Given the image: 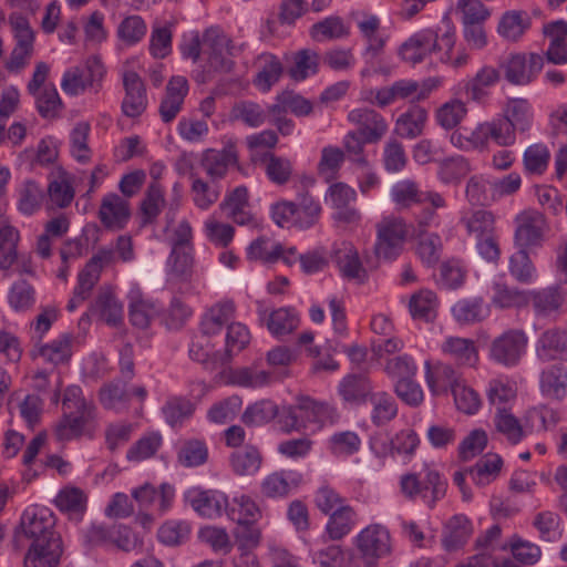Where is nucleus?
I'll use <instances>...</instances> for the list:
<instances>
[{
	"label": "nucleus",
	"instance_id": "nucleus-1",
	"mask_svg": "<svg viewBox=\"0 0 567 567\" xmlns=\"http://www.w3.org/2000/svg\"><path fill=\"white\" fill-rule=\"evenodd\" d=\"M337 417L334 408L310 398H303L296 405H286L280 409L278 424L286 434L309 430L315 432L328 421L333 423Z\"/></svg>",
	"mask_w": 567,
	"mask_h": 567
},
{
	"label": "nucleus",
	"instance_id": "nucleus-2",
	"mask_svg": "<svg viewBox=\"0 0 567 567\" xmlns=\"http://www.w3.org/2000/svg\"><path fill=\"white\" fill-rule=\"evenodd\" d=\"M445 30L439 34L433 29H423L411 35L400 48L401 58L415 65L424 61L430 54L437 50L446 49L445 56L442 61L451 59L450 52L455 44V28L449 20L445 22Z\"/></svg>",
	"mask_w": 567,
	"mask_h": 567
},
{
	"label": "nucleus",
	"instance_id": "nucleus-3",
	"mask_svg": "<svg viewBox=\"0 0 567 567\" xmlns=\"http://www.w3.org/2000/svg\"><path fill=\"white\" fill-rule=\"evenodd\" d=\"M401 489L410 498L420 496L425 504L433 507L446 493L447 482L433 468L425 467L417 474L401 477Z\"/></svg>",
	"mask_w": 567,
	"mask_h": 567
},
{
	"label": "nucleus",
	"instance_id": "nucleus-4",
	"mask_svg": "<svg viewBox=\"0 0 567 567\" xmlns=\"http://www.w3.org/2000/svg\"><path fill=\"white\" fill-rule=\"evenodd\" d=\"M9 23L17 43L6 61V69L11 73H20L32 56L34 34L28 19L21 13H12L9 17Z\"/></svg>",
	"mask_w": 567,
	"mask_h": 567
},
{
	"label": "nucleus",
	"instance_id": "nucleus-5",
	"mask_svg": "<svg viewBox=\"0 0 567 567\" xmlns=\"http://www.w3.org/2000/svg\"><path fill=\"white\" fill-rule=\"evenodd\" d=\"M527 343L528 337L525 331L508 329L492 341L489 358L503 367H516L526 353Z\"/></svg>",
	"mask_w": 567,
	"mask_h": 567
},
{
	"label": "nucleus",
	"instance_id": "nucleus-6",
	"mask_svg": "<svg viewBox=\"0 0 567 567\" xmlns=\"http://www.w3.org/2000/svg\"><path fill=\"white\" fill-rule=\"evenodd\" d=\"M355 546L365 567H375L379 559L391 553V536L381 524H371L355 536Z\"/></svg>",
	"mask_w": 567,
	"mask_h": 567
},
{
	"label": "nucleus",
	"instance_id": "nucleus-7",
	"mask_svg": "<svg viewBox=\"0 0 567 567\" xmlns=\"http://www.w3.org/2000/svg\"><path fill=\"white\" fill-rule=\"evenodd\" d=\"M408 235L406 224L401 218H386L377 228L374 254L385 261L395 260L403 250Z\"/></svg>",
	"mask_w": 567,
	"mask_h": 567
},
{
	"label": "nucleus",
	"instance_id": "nucleus-8",
	"mask_svg": "<svg viewBox=\"0 0 567 567\" xmlns=\"http://www.w3.org/2000/svg\"><path fill=\"white\" fill-rule=\"evenodd\" d=\"M105 74L104 65L97 56L86 60L84 66L68 69L61 80L62 91L70 96H78L89 87L97 92L96 83L101 82Z\"/></svg>",
	"mask_w": 567,
	"mask_h": 567
},
{
	"label": "nucleus",
	"instance_id": "nucleus-9",
	"mask_svg": "<svg viewBox=\"0 0 567 567\" xmlns=\"http://www.w3.org/2000/svg\"><path fill=\"white\" fill-rule=\"evenodd\" d=\"M55 518L53 513L47 507H28L20 520V527L25 537L32 539V543L49 540V538L62 542L61 536L54 530Z\"/></svg>",
	"mask_w": 567,
	"mask_h": 567
},
{
	"label": "nucleus",
	"instance_id": "nucleus-10",
	"mask_svg": "<svg viewBox=\"0 0 567 567\" xmlns=\"http://www.w3.org/2000/svg\"><path fill=\"white\" fill-rule=\"evenodd\" d=\"M544 66V59L538 53L511 54L501 64L505 79L514 85L532 83Z\"/></svg>",
	"mask_w": 567,
	"mask_h": 567
},
{
	"label": "nucleus",
	"instance_id": "nucleus-11",
	"mask_svg": "<svg viewBox=\"0 0 567 567\" xmlns=\"http://www.w3.org/2000/svg\"><path fill=\"white\" fill-rule=\"evenodd\" d=\"M185 502L200 517L216 519L228 508V497L217 489L192 487L184 494Z\"/></svg>",
	"mask_w": 567,
	"mask_h": 567
},
{
	"label": "nucleus",
	"instance_id": "nucleus-12",
	"mask_svg": "<svg viewBox=\"0 0 567 567\" xmlns=\"http://www.w3.org/2000/svg\"><path fill=\"white\" fill-rule=\"evenodd\" d=\"M203 44L209 49L208 62L215 71L229 72L234 62L225 56V52L235 55L237 48L219 27L207 28L202 38Z\"/></svg>",
	"mask_w": 567,
	"mask_h": 567
},
{
	"label": "nucleus",
	"instance_id": "nucleus-13",
	"mask_svg": "<svg viewBox=\"0 0 567 567\" xmlns=\"http://www.w3.org/2000/svg\"><path fill=\"white\" fill-rule=\"evenodd\" d=\"M391 198L401 208H409L413 204H430L434 208L446 206V202L440 193L434 190L423 192L412 179L395 183L391 188Z\"/></svg>",
	"mask_w": 567,
	"mask_h": 567
},
{
	"label": "nucleus",
	"instance_id": "nucleus-14",
	"mask_svg": "<svg viewBox=\"0 0 567 567\" xmlns=\"http://www.w3.org/2000/svg\"><path fill=\"white\" fill-rule=\"evenodd\" d=\"M332 262L340 275L348 280L363 284L368 279V272L362 265L358 249L348 241L336 245L331 252Z\"/></svg>",
	"mask_w": 567,
	"mask_h": 567
},
{
	"label": "nucleus",
	"instance_id": "nucleus-15",
	"mask_svg": "<svg viewBox=\"0 0 567 567\" xmlns=\"http://www.w3.org/2000/svg\"><path fill=\"white\" fill-rule=\"evenodd\" d=\"M125 96L122 101V112L127 117L141 116L147 107L146 87L141 76L134 71L123 75Z\"/></svg>",
	"mask_w": 567,
	"mask_h": 567
},
{
	"label": "nucleus",
	"instance_id": "nucleus-16",
	"mask_svg": "<svg viewBox=\"0 0 567 567\" xmlns=\"http://www.w3.org/2000/svg\"><path fill=\"white\" fill-rule=\"evenodd\" d=\"M545 229L544 216L537 212H525L517 217L515 245L518 249L536 247L542 244Z\"/></svg>",
	"mask_w": 567,
	"mask_h": 567
},
{
	"label": "nucleus",
	"instance_id": "nucleus-17",
	"mask_svg": "<svg viewBox=\"0 0 567 567\" xmlns=\"http://www.w3.org/2000/svg\"><path fill=\"white\" fill-rule=\"evenodd\" d=\"M132 497L140 509L147 511L156 506L159 514L167 512L175 497V489L172 485L163 483L157 491L153 485H144L132 491Z\"/></svg>",
	"mask_w": 567,
	"mask_h": 567
},
{
	"label": "nucleus",
	"instance_id": "nucleus-18",
	"mask_svg": "<svg viewBox=\"0 0 567 567\" xmlns=\"http://www.w3.org/2000/svg\"><path fill=\"white\" fill-rule=\"evenodd\" d=\"M127 298L130 322L137 329H147L161 313V305L145 297L138 288L131 289Z\"/></svg>",
	"mask_w": 567,
	"mask_h": 567
},
{
	"label": "nucleus",
	"instance_id": "nucleus-19",
	"mask_svg": "<svg viewBox=\"0 0 567 567\" xmlns=\"http://www.w3.org/2000/svg\"><path fill=\"white\" fill-rule=\"evenodd\" d=\"M348 120L358 125L357 131L365 142H378L388 131L384 117L371 109H354L349 112Z\"/></svg>",
	"mask_w": 567,
	"mask_h": 567
},
{
	"label": "nucleus",
	"instance_id": "nucleus-20",
	"mask_svg": "<svg viewBox=\"0 0 567 567\" xmlns=\"http://www.w3.org/2000/svg\"><path fill=\"white\" fill-rule=\"evenodd\" d=\"M131 216L127 200L115 193L105 195L102 199L99 217L107 229L120 230L125 227Z\"/></svg>",
	"mask_w": 567,
	"mask_h": 567
},
{
	"label": "nucleus",
	"instance_id": "nucleus-21",
	"mask_svg": "<svg viewBox=\"0 0 567 567\" xmlns=\"http://www.w3.org/2000/svg\"><path fill=\"white\" fill-rule=\"evenodd\" d=\"M302 481V475L293 470H280L267 475L260 485L264 496L280 498L288 496Z\"/></svg>",
	"mask_w": 567,
	"mask_h": 567
},
{
	"label": "nucleus",
	"instance_id": "nucleus-22",
	"mask_svg": "<svg viewBox=\"0 0 567 567\" xmlns=\"http://www.w3.org/2000/svg\"><path fill=\"white\" fill-rule=\"evenodd\" d=\"M338 392L344 403L359 406L368 402L374 388L367 375L349 374L340 381Z\"/></svg>",
	"mask_w": 567,
	"mask_h": 567
},
{
	"label": "nucleus",
	"instance_id": "nucleus-23",
	"mask_svg": "<svg viewBox=\"0 0 567 567\" xmlns=\"http://www.w3.org/2000/svg\"><path fill=\"white\" fill-rule=\"evenodd\" d=\"M63 553L62 542L49 538L31 543L24 557V567H58Z\"/></svg>",
	"mask_w": 567,
	"mask_h": 567
},
{
	"label": "nucleus",
	"instance_id": "nucleus-24",
	"mask_svg": "<svg viewBox=\"0 0 567 567\" xmlns=\"http://www.w3.org/2000/svg\"><path fill=\"white\" fill-rule=\"evenodd\" d=\"M292 203L296 208V227L298 229L307 230L318 224L322 214V206L319 199L308 189L302 187L298 190Z\"/></svg>",
	"mask_w": 567,
	"mask_h": 567
},
{
	"label": "nucleus",
	"instance_id": "nucleus-25",
	"mask_svg": "<svg viewBox=\"0 0 567 567\" xmlns=\"http://www.w3.org/2000/svg\"><path fill=\"white\" fill-rule=\"evenodd\" d=\"M417 81L414 80H399L390 86H384L375 91H370L373 96L370 102L377 104L379 107H385L401 100H409L415 102L417 92Z\"/></svg>",
	"mask_w": 567,
	"mask_h": 567
},
{
	"label": "nucleus",
	"instance_id": "nucleus-26",
	"mask_svg": "<svg viewBox=\"0 0 567 567\" xmlns=\"http://www.w3.org/2000/svg\"><path fill=\"white\" fill-rule=\"evenodd\" d=\"M539 390L544 398L560 401L567 395V367L555 363L539 374Z\"/></svg>",
	"mask_w": 567,
	"mask_h": 567
},
{
	"label": "nucleus",
	"instance_id": "nucleus-27",
	"mask_svg": "<svg viewBox=\"0 0 567 567\" xmlns=\"http://www.w3.org/2000/svg\"><path fill=\"white\" fill-rule=\"evenodd\" d=\"M536 355L544 362L567 359V333L558 329L542 333L536 343Z\"/></svg>",
	"mask_w": 567,
	"mask_h": 567
},
{
	"label": "nucleus",
	"instance_id": "nucleus-28",
	"mask_svg": "<svg viewBox=\"0 0 567 567\" xmlns=\"http://www.w3.org/2000/svg\"><path fill=\"white\" fill-rule=\"evenodd\" d=\"M528 301L532 302L535 315L545 318L560 310L565 302V292L559 286L535 289L529 292Z\"/></svg>",
	"mask_w": 567,
	"mask_h": 567
},
{
	"label": "nucleus",
	"instance_id": "nucleus-29",
	"mask_svg": "<svg viewBox=\"0 0 567 567\" xmlns=\"http://www.w3.org/2000/svg\"><path fill=\"white\" fill-rule=\"evenodd\" d=\"M237 163V153L233 146L223 150H206L202 156V167L213 182L223 178L228 168Z\"/></svg>",
	"mask_w": 567,
	"mask_h": 567
},
{
	"label": "nucleus",
	"instance_id": "nucleus-30",
	"mask_svg": "<svg viewBox=\"0 0 567 567\" xmlns=\"http://www.w3.org/2000/svg\"><path fill=\"white\" fill-rule=\"evenodd\" d=\"M451 311L460 324H474L483 321L489 315L488 305L480 296L457 300Z\"/></svg>",
	"mask_w": 567,
	"mask_h": 567
},
{
	"label": "nucleus",
	"instance_id": "nucleus-31",
	"mask_svg": "<svg viewBox=\"0 0 567 567\" xmlns=\"http://www.w3.org/2000/svg\"><path fill=\"white\" fill-rule=\"evenodd\" d=\"M235 317V305L233 301H224L213 306L204 313L200 321V331L204 337H213L221 332L225 326L228 327Z\"/></svg>",
	"mask_w": 567,
	"mask_h": 567
},
{
	"label": "nucleus",
	"instance_id": "nucleus-32",
	"mask_svg": "<svg viewBox=\"0 0 567 567\" xmlns=\"http://www.w3.org/2000/svg\"><path fill=\"white\" fill-rule=\"evenodd\" d=\"M258 315L266 324L270 333L275 337H281L291 333L299 324L297 313L290 308H279L268 313L267 309L258 307Z\"/></svg>",
	"mask_w": 567,
	"mask_h": 567
},
{
	"label": "nucleus",
	"instance_id": "nucleus-33",
	"mask_svg": "<svg viewBox=\"0 0 567 567\" xmlns=\"http://www.w3.org/2000/svg\"><path fill=\"white\" fill-rule=\"evenodd\" d=\"M368 402L371 405L370 420L375 426H384L398 415V403L389 392L374 391Z\"/></svg>",
	"mask_w": 567,
	"mask_h": 567
},
{
	"label": "nucleus",
	"instance_id": "nucleus-34",
	"mask_svg": "<svg viewBox=\"0 0 567 567\" xmlns=\"http://www.w3.org/2000/svg\"><path fill=\"white\" fill-rule=\"evenodd\" d=\"M258 72L254 84L262 92H268L275 85L284 73V66L280 60L270 52H264L257 58Z\"/></svg>",
	"mask_w": 567,
	"mask_h": 567
},
{
	"label": "nucleus",
	"instance_id": "nucleus-35",
	"mask_svg": "<svg viewBox=\"0 0 567 567\" xmlns=\"http://www.w3.org/2000/svg\"><path fill=\"white\" fill-rule=\"evenodd\" d=\"M91 312L112 327L123 322V305L109 289L100 291L91 307Z\"/></svg>",
	"mask_w": 567,
	"mask_h": 567
},
{
	"label": "nucleus",
	"instance_id": "nucleus-36",
	"mask_svg": "<svg viewBox=\"0 0 567 567\" xmlns=\"http://www.w3.org/2000/svg\"><path fill=\"white\" fill-rule=\"evenodd\" d=\"M499 80V72L493 66H483L471 80L464 83L467 99L482 103L488 96V90Z\"/></svg>",
	"mask_w": 567,
	"mask_h": 567
},
{
	"label": "nucleus",
	"instance_id": "nucleus-37",
	"mask_svg": "<svg viewBox=\"0 0 567 567\" xmlns=\"http://www.w3.org/2000/svg\"><path fill=\"white\" fill-rule=\"evenodd\" d=\"M358 520L355 511L347 504H340L329 516L326 533L331 540L342 539L350 534Z\"/></svg>",
	"mask_w": 567,
	"mask_h": 567
},
{
	"label": "nucleus",
	"instance_id": "nucleus-38",
	"mask_svg": "<svg viewBox=\"0 0 567 567\" xmlns=\"http://www.w3.org/2000/svg\"><path fill=\"white\" fill-rule=\"evenodd\" d=\"M247 257L250 260H259L264 264H274L282 259L286 264L292 265V260L284 254L282 245L266 237H259L249 245Z\"/></svg>",
	"mask_w": 567,
	"mask_h": 567
},
{
	"label": "nucleus",
	"instance_id": "nucleus-39",
	"mask_svg": "<svg viewBox=\"0 0 567 567\" xmlns=\"http://www.w3.org/2000/svg\"><path fill=\"white\" fill-rule=\"evenodd\" d=\"M530 24L532 20L527 12L511 10L502 16L497 32L503 39L516 42L530 28Z\"/></svg>",
	"mask_w": 567,
	"mask_h": 567
},
{
	"label": "nucleus",
	"instance_id": "nucleus-40",
	"mask_svg": "<svg viewBox=\"0 0 567 567\" xmlns=\"http://www.w3.org/2000/svg\"><path fill=\"white\" fill-rule=\"evenodd\" d=\"M426 120V110L419 105H413L398 117L395 133L403 138L413 140L423 133Z\"/></svg>",
	"mask_w": 567,
	"mask_h": 567
},
{
	"label": "nucleus",
	"instance_id": "nucleus-41",
	"mask_svg": "<svg viewBox=\"0 0 567 567\" xmlns=\"http://www.w3.org/2000/svg\"><path fill=\"white\" fill-rule=\"evenodd\" d=\"M442 351L460 365L473 367L478 360L477 349L472 339L449 337L442 344Z\"/></svg>",
	"mask_w": 567,
	"mask_h": 567
},
{
	"label": "nucleus",
	"instance_id": "nucleus-42",
	"mask_svg": "<svg viewBox=\"0 0 567 567\" xmlns=\"http://www.w3.org/2000/svg\"><path fill=\"white\" fill-rule=\"evenodd\" d=\"M472 534L471 522L464 515L453 516L443 529L442 543L446 550L462 547Z\"/></svg>",
	"mask_w": 567,
	"mask_h": 567
},
{
	"label": "nucleus",
	"instance_id": "nucleus-43",
	"mask_svg": "<svg viewBox=\"0 0 567 567\" xmlns=\"http://www.w3.org/2000/svg\"><path fill=\"white\" fill-rule=\"evenodd\" d=\"M350 28L339 16H329L310 28V37L317 42L348 38Z\"/></svg>",
	"mask_w": 567,
	"mask_h": 567
},
{
	"label": "nucleus",
	"instance_id": "nucleus-44",
	"mask_svg": "<svg viewBox=\"0 0 567 567\" xmlns=\"http://www.w3.org/2000/svg\"><path fill=\"white\" fill-rule=\"evenodd\" d=\"M86 496L82 489L78 487H65L58 493L54 503L61 512L66 513L71 518L80 522L86 509Z\"/></svg>",
	"mask_w": 567,
	"mask_h": 567
},
{
	"label": "nucleus",
	"instance_id": "nucleus-45",
	"mask_svg": "<svg viewBox=\"0 0 567 567\" xmlns=\"http://www.w3.org/2000/svg\"><path fill=\"white\" fill-rule=\"evenodd\" d=\"M164 189L156 181L152 182L141 202L142 226L154 224L165 205Z\"/></svg>",
	"mask_w": 567,
	"mask_h": 567
},
{
	"label": "nucleus",
	"instance_id": "nucleus-46",
	"mask_svg": "<svg viewBox=\"0 0 567 567\" xmlns=\"http://www.w3.org/2000/svg\"><path fill=\"white\" fill-rule=\"evenodd\" d=\"M319 53L311 49L297 51L292 56V65L288 69L289 76L297 82L305 81L319 71Z\"/></svg>",
	"mask_w": 567,
	"mask_h": 567
},
{
	"label": "nucleus",
	"instance_id": "nucleus-47",
	"mask_svg": "<svg viewBox=\"0 0 567 567\" xmlns=\"http://www.w3.org/2000/svg\"><path fill=\"white\" fill-rule=\"evenodd\" d=\"M226 514L237 524L257 523L261 518L259 506L248 495L235 496L228 502Z\"/></svg>",
	"mask_w": 567,
	"mask_h": 567
},
{
	"label": "nucleus",
	"instance_id": "nucleus-48",
	"mask_svg": "<svg viewBox=\"0 0 567 567\" xmlns=\"http://www.w3.org/2000/svg\"><path fill=\"white\" fill-rule=\"evenodd\" d=\"M426 383L434 394L447 392V390L453 392L454 388L462 384L456 371L449 364H440L435 367L434 371H431L429 363H426Z\"/></svg>",
	"mask_w": 567,
	"mask_h": 567
},
{
	"label": "nucleus",
	"instance_id": "nucleus-49",
	"mask_svg": "<svg viewBox=\"0 0 567 567\" xmlns=\"http://www.w3.org/2000/svg\"><path fill=\"white\" fill-rule=\"evenodd\" d=\"M491 303L497 309L522 307L528 302L525 291L511 287L505 282L495 281L492 286Z\"/></svg>",
	"mask_w": 567,
	"mask_h": 567
},
{
	"label": "nucleus",
	"instance_id": "nucleus-50",
	"mask_svg": "<svg viewBox=\"0 0 567 567\" xmlns=\"http://www.w3.org/2000/svg\"><path fill=\"white\" fill-rule=\"evenodd\" d=\"M194 266V249H171L166 260L167 275L179 281L192 277Z\"/></svg>",
	"mask_w": 567,
	"mask_h": 567
},
{
	"label": "nucleus",
	"instance_id": "nucleus-51",
	"mask_svg": "<svg viewBox=\"0 0 567 567\" xmlns=\"http://www.w3.org/2000/svg\"><path fill=\"white\" fill-rule=\"evenodd\" d=\"M279 414L280 410L274 401L262 399L246 408L241 421L249 426H260L271 422L275 417L279 419Z\"/></svg>",
	"mask_w": 567,
	"mask_h": 567
},
{
	"label": "nucleus",
	"instance_id": "nucleus-52",
	"mask_svg": "<svg viewBox=\"0 0 567 567\" xmlns=\"http://www.w3.org/2000/svg\"><path fill=\"white\" fill-rule=\"evenodd\" d=\"M272 379L271 372L259 369L256 365L238 368L230 372L231 383L241 388H262L269 385Z\"/></svg>",
	"mask_w": 567,
	"mask_h": 567
},
{
	"label": "nucleus",
	"instance_id": "nucleus-53",
	"mask_svg": "<svg viewBox=\"0 0 567 567\" xmlns=\"http://www.w3.org/2000/svg\"><path fill=\"white\" fill-rule=\"evenodd\" d=\"M504 118L519 132L529 130L533 121V110L526 99H509L504 109Z\"/></svg>",
	"mask_w": 567,
	"mask_h": 567
},
{
	"label": "nucleus",
	"instance_id": "nucleus-54",
	"mask_svg": "<svg viewBox=\"0 0 567 567\" xmlns=\"http://www.w3.org/2000/svg\"><path fill=\"white\" fill-rule=\"evenodd\" d=\"M31 95L34 97L35 109L42 118L53 120L60 115L63 103L53 84L47 85Z\"/></svg>",
	"mask_w": 567,
	"mask_h": 567
},
{
	"label": "nucleus",
	"instance_id": "nucleus-55",
	"mask_svg": "<svg viewBox=\"0 0 567 567\" xmlns=\"http://www.w3.org/2000/svg\"><path fill=\"white\" fill-rule=\"evenodd\" d=\"M230 466L237 475H254L261 466V455L255 446H246L230 455Z\"/></svg>",
	"mask_w": 567,
	"mask_h": 567
},
{
	"label": "nucleus",
	"instance_id": "nucleus-56",
	"mask_svg": "<svg viewBox=\"0 0 567 567\" xmlns=\"http://www.w3.org/2000/svg\"><path fill=\"white\" fill-rule=\"evenodd\" d=\"M508 271L519 284L530 285L537 279L536 268L527 250L518 249L509 257Z\"/></svg>",
	"mask_w": 567,
	"mask_h": 567
},
{
	"label": "nucleus",
	"instance_id": "nucleus-57",
	"mask_svg": "<svg viewBox=\"0 0 567 567\" xmlns=\"http://www.w3.org/2000/svg\"><path fill=\"white\" fill-rule=\"evenodd\" d=\"M437 306L436 293L429 289H422L411 297L409 308L414 319L432 321L436 317Z\"/></svg>",
	"mask_w": 567,
	"mask_h": 567
},
{
	"label": "nucleus",
	"instance_id": "nucleus-58",
	"mask_svg": "<svg viewBox=\"0 0 567 567\" xmlns=\"http://www.w3.org/2000/svg\"><path fill=\"white\" fill-rule=\"evenodd\" d=\"M128 400L130 393L126 383L121 380L112 381L100 390V402L107 410L124 411L127 408Z\"/></svg>",
	"mask_w": 567,
	"mask_h": 567
},
{
	"label": "nucleus",
	"instance_id": "nucleus-59",
	"mask_svg": "<svg viewBox=\"0 0 567 567\" xmlns=\"http://www.w3.org/2000/svg\"><path fill=\"white\" fill-rule=\"evenodd\" d=\"M63 413L85 414L86 416H96V408L92 401L83 396L82 389L79 385H69L62 398Z\"/></svg>",
	"mask_w": 567,
	"mask_h": 567
},
{
	"label": "nucleus",
	"instance_id": "nucleus-60",
	"mask_svg": "<svg viewBox=\"0 0 567 567\" xmlns=\"http://www.w3.org/2000/svg\"><path fill=\"white\" fill-rule=\"evenodd\" d=\"M502 464L501 456L488 454L480 458L474 466L468 467V474L477 486H485L497 476Z\"/></svg>",
	"mask_w": 567,
	"mask_h": 567
},
{
	"label": "nucleus",
	"instance_id": "nucleus-61",
	"mask_svg": "<svg viewBox=\"0 0 567 567\" xmlns=\"http://www.w3.org/2000/svg\"><path fill=\"white\" fill-rule=\"evenodd\" d=\"M95 416H86L85 414L63 413L61 420L55 426V435L59 441H70L82 435L86 425H89Z\"/></svg>",
	"mask_w": 567,
	"mask_h": 567
},
{
	"label": "nucleus",
	"instance_id": "nucleus-62",
	"mask_svg": "<svg viewBox=\"0 0 567 567\" xmlns=\"http://www.w3.org/2000/svg\"><path fill=\"white\" fill-rule=\"evenodd\" d=\"M19 231L11 225L0 223V269H9L17 260Z\"/></svg>",
	"mask_w": 567,
	"mask_h": 567
},
{
	"label": "nucleus",
	"instance_id": "nucleus-63",
	"mask_svg": "<svg viewBox=\"0 0 567 567\" xmlns=\"http://www.w3.org/2000/svg\"><path fill=\"white\" fill-rule=\"evenodd\" d=\"M230 117L249 127H259L266 122L267 112L256 102L240 101L233 106Z\"/></svg>",
	"mask_w": 567,
	"mask_h": 567
},
{
	"label": "nucleus",
	"instance_id": "nucleus-64",
	"mask_svg": "<svg viewBox=\"0 0 567 567\" xmlns=\"http://www.w3.org/2000/svg\"><path fill=\"white\" fill-rule=\"evenodd\" d=\"M72 337L62 334L51 342L42 346L39 350L40 355L49 363L59 365L69 362L72 355Z\"/></svg>",
	"mask_w": 567,
	"mask_h": 567
}]
</instances>
